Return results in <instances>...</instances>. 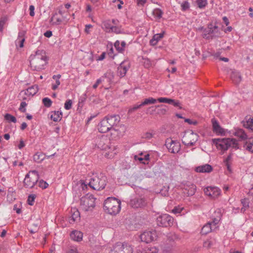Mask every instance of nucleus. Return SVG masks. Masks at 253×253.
I'll list each match as a JSON object with an SVG mask.
<instances>
[{"instance_id": "obj_27", "label": "nucleus", "mask_w": 253, "mask_h": 253, "mask_svg": "<svg viewBox=\"0 0 253 253\" xmlns=\"http://www.w3.org/2000/svg\"><path fill=\"white\" fill-rule=\"evenodd\" d=\"M159 250L155 247L146 248L142 250H138L136 253H158Z\"/></svg>"}, {"instance_id": "obj_60", "label": "nucleus", "mask_w": 253, "mask_h": 253, "mask_svg": "<svg viewBox=\"0 0 253 253\" xmlns=\"http://www.w3.org/2000/svg\"><path fill=\"white\" fill-rule=\"evenodd\" d=\"M142 106H143V105H141V103L139 105L136 104V105H134L132 108H130L129 110V112H132L135 110H137L138 108H139L140 107H141Z\"/></svg>"}, {"instance_id": "obj_44", "label": "nucleus", "mask_w": 253, "mask_h": 253, "mask_svg": "<svg viewBox=\"0 0 253 253\" xmlns=\"http://www.w3.org/2000/svg\"><path fill=\"white\" fill-rule=\"evenodd\" d=\"M241 203L243 207L241 208L240 211L241 212H244L246 209L249 207V201L247 199H244L242 200Z\"/></svg>"}, {"instance_id": "obj_15", "label": "nucleus", "mask_w": 253, "mask_h": 253, "mask_svg": "<svg viewBox=\"0 0 253 253\" xmlns=\"http://www.w3.org/2000/svg\"><path fill=\"white\" fill-rule=\"evenodd\" d=\"M213 131L218 135H225L226 130L219 125L218 122L215 119L211 120Z\"/></svg>"}, {"instance_id": "obj_50", "label": "nucleus", "mask_w": 253, "mask_h": 253, "mask_svg": "<svg viewBox=\"0 0 253 253\" xmlns=\"http://www.w3.org/2000/svg\"><path fill=\"white\" fill-rule=\"evenodd\" d=\"M7 20V18L6 16L2 17L0 19V31H3V26Z\"/></svg>"}, {"instance_id": "obj_37", "label": "nucleus", "mask_w": 253, "mask_h": 253, "mask_svg": "<svg viewBox=\"0 0 253 253\" xmlns=\"http://www.w3.org/2000/svg\"><path fill=\"white\" fill-rule=\"evenodd\" d=\"M163 13L162 11L159 8L154 9L152 12V14L156 20L160 19L162 17Z\"/></svg>"}, {"instance_id": "obj_56", "label": "nucleus", "mask_w": 253, "mask_h": 253, "mask_svg": "<svg viewBox=\"0 0 253 253\" xmlns=\"http://www.w3.org/2000/svg\"><path fill=\"white\" fill-rule=\"evenodd\" d=\"M189 3L187 1H184L181 4L182 10H186L188 9L189 8Z\"/></svg>"}, {"instance_id": "obj_24", "label": "nucleus", "mask_w": 253, "mask_h": 253, "mask_svg": "<svg viewBox=\"0 0 253 253\" xmlns=\"http://www.w3.org/2000/svg\"><path fill=\"white\" fill-rule=\"evenodd\" d=\"M169 149L171 153H178L180 150L179 142L172 140L169 146Z\"/></svg>"}, {"instance_id": "obj_51", "label": "nucleus", "mask_w": 253, "mask_h": 253, "mask_svg": "<svg viewBox=\"0 0 253 253\" xmlns=\"http://www.w3.org/2000/svg\"><path fill=\"white\" fill-rule=\"evenodd\" d=\"M183 209H184L183 207H182L180 206H178L174 207L173 208V209H172V212L174 214H179L181 212V211H182V210Z\"/></svg>"}, {"instance_id": "obj_33", "label": "nucleus", "mask_w": 253, "mask_h": 253, "mask_svg": "<svg viewBox=\"0 0 253 253\" xmlns=\"http://www.w3.org/2000/svg\"><path fill=\"white\" fill-rule=\"evenodd\" d=\"M232 161V155L231 154L229 155L224 160V163L227 167V170L229 173L232 172V169L231 167V164Z\"/></svg>"}, {"instance_id": "obj_18", "label": "nucleus", "mask_w": 253, "mask_h": 253, "mask_svg": "<svg viewBox=\"0 0 253 253\" xmlns=\"http://www.w3.org/2000/svg\"><path fill=\"white\" fill-rule=\"evenodd\" d=\"M38 91V86L36 85H32L29 87L26 90L21 91L20 93V96H21L23 94L28 96H33L37 93Z\"/></svg>"}, {"instance_id": "obj_23", "label": "nucleus", "mask_w": 253, "mask_h": 253, "mask_svg": "<svg viewBox=\"0 0 253 253\" xmlns=\"http://www.w3.org/2000/svg\"><path fill=\"white\" fill-rule=\"evenodd\" d=\"M104 156L108 159H112L117 154L116 148L115 146L110 145L108 148L107 151H104Z\"/></svg>"}, {"instance_id": "obj_52", "label": "nucleus", "mask_w": 253, "mask_h": 253, "mask_svg": "<svg viewBox=\"0 0 253 253\" xmlns=\"http://www.w3.org/2000/svg\"><path fill=\"white\" fill-rule=\"evenodd\" d=\"M143 63L145 67L148 68L152 65L151 61L148 58H143Z\"/></svg>"}, {"instance_id": "obj_19", "label": "nucleus", "mask_w": 253, "mask_h": 253, "mask_svg": "<svg viewBox=\"0 0 253 253\" xmlns=\"http://www.w3.org/2000/svg\"><path fill=\"white\" fill-rule=\"evenodd\" d=\"M212 166L207 164L199 166L195 169V170L196 172L200 173H209L212 171Z\"/></svg>"}, {"instance_id": "obj_5", "label": "nucleus", "mask_w": 253, "mask_h": 253, "mask_svg": "<svg viewBox=\"0 0 253 253\" xmlns=\"http://www.w3.org/2000/svg\"><path fill=\"white\" fill-rule=\"evenodd\" d=\"M221 32L217 26L212 23H209L204 30L202 37L206 40H211L220 36Z\"/></svg>"}, {"instance_id": "obj_31", "label": "nucleus", "mask_w": 253, "mask_h": 253, "mask_svg": "<svg viewBox=\"0 0 253 253\" xmlns=\"http://www.w3.org/2000/svg\"><path fill=\"white\" fill-rule=\"evenodd\" d=\"M57 13H55L51 17L50 20V23L52 25H60L62 22V19L58 17Z\"/></svg>"}, {"instance_id": "obj_39", "label": "nucleus", "mask_w": 253, "mask_h": 253, "mask_svg": "<svg viewBox=\"0 0 253 253\" xmlns=\"http://www.w3.org/2000/svg\"><path fill=\"white\" fill-rule=\"evenodd\" d=\"M98 185L99 187L98 190H101L103 189L106 184V177L105 176H101V177L99 179Z\"/></svg>"}, {"instance_id": "obj_35", "label": "nucleus", "mask_w": 253, "mask_h": 253, "mask_svg": "<svg viewBox=\"0 0 253 253\" xmlns=\"http://www.w3.org/2000/svg\"><path fill=\"white\" fill-rule=\"evenodd\" d=\"M234 134L235 136L242 139H245L247 138V135L242 129H236Z\"/></svg>"}, {"instance_id": "obj_3", "label": "nucleus", "mask_w": 253, "mask_h": 253, "mask_svg": "<svg viewBox=\"0 0 253 253\" xmlns=\"http://www.w3.org/2000/svg\"><path fill=\"white\" fill-rule=\"evenodd\" d=\"M121 209V202L115 197H108L104 202L103 210L111 215L118 214Z\"/></svg>"}, {"instance_id": "obj_42", "label": "nucleus", "mask_w": 253, "mask_h": 253, "mask_svg": "<svg viewBox=\"0 0 253 253\" xmlns=\"http://www.w3.org/2000/svg\"><path fill=\"white\" fill-rule=\"evenodd\" d=\"M155 134L156 132L154 130H151L150 131L145 133L143 135V137L145 139H150L154 137Z\"/></svg>"}, {"instance_id": "obj_28", "label": "nucleus", "mask_w": 253, "mask_h": 253, "mask_svg": "<svg viewBox=\"0 0 253 253\" xmlns=\"http://www.w3.org/2000/svg\"><path fill=\"white\" fill-rule=\"evenodd\" d=\"M126 43L125 41H117L114 43V46L119 52H122L125 50Z\"/></svg>"}, {"instance_id": "obj_47", "label": "nucleus", "mask_w": 253, "mask_h": 253, "mask_svg": "<svg viewBox=\"0 0 253 253\" xmlns=\"http://www.w3.org/2000/svg\"><path fill=\"white\" fill-rule=\"evenodd\" d=\"M197 3L199 8L202 9L206 6L208 2L207 0H197Z\"/></svg>"}, {"instance_id": "obj_2", "label": "nucleus", "mask_w": 253, "mask_h": 253, "mask_svg": "<svg viewBox=\"0 0 253 253\" xmlns=\"http://www.w3.org/2000/svg\"><path fill=\"white\" fill-rule=\"evenodd\" d=\"M30 63L31 67L33 70L40 71L44 69L47 63V57L45 51L43 50H38L35 54L31 55Z\"/></svg>"}, {"instance_id": "obj_61", "label": "nucleus", "mask_w": 253, "mask_h": 253, "mask_svg": "<svg viewBox=\"0 0 253 253\" xmlns=\"http://www.w3.org/2000/svg\"><path fill=\"white\" fill-rule=\"evenodd\" d=\"M92 28H93V26L92 25H90V24L86 25L85 28L84 29V32L87 34H89L90 33L89 29Z\"/></svg>"}, {"instance_id": "obj_13", "label": "nucleus", "mask_w": 253, "mask_h": 253, "mask_svg": "<svg viewBox=\"0 0 253 253\" xmlns=\"http://www.w3.org/2000/svg\"><path fill=\"white\" fill-rule=\"evenodd\" d=\"M173 218L168 214H163L157 218L158 225L163 227L170 226L172 225Z\"/></svg>"}, {"instance_id": "obj_46", "label": "nucleus", "mask_w": 253, "mask_h": 253, "mask_svg": "<svg viewBox=\"0 0 253 253\" xmlns=\"http://www.w3.org/2000/svg\"><path fill=\"white\" fill-rule=\"evenodd\" d=\"M4 119L9 122L14 123L16 122V118L9 114H6L4 116Z\"/></svg>"}, {"instance_id": "obj_34", "label": "nucleus", "mask_w": 253, "mask_h": 253, "mask_svg": "<svg viewBox=\"0 0 253 253\" xmlns=\"http://www.w3.org/2000/svg\"><path fill=\"white\" fill-rule=\"evenodd\" d=\"M72 212L73 213L69 220L70 223H72L80 219V212L77 210L74 209V211H72Z\"/></svg>"}, {"instance_id": "obj_58", "label": "nucleus", "mask_w": 253, "mask_h": 253, "mask_svg": "<svg viewBox=\"0 0 253 253\" xmlns=\"http://www.w3.org/2000/svg\"><path fill=\"white\" fill-rule=\"evenodd\" d=\"M27 103L25 102H22L20 104L19 110L22 112H25L26 109L24 108L27 106Z\"/></svg>"}, {"instance_id": "obj_32", "label": "nucleus", "mask_w": 253, "mask_h": 253, "mask_svg": "<svg viewBox=\"0 0 253 253\" xmlns=\"http://www.w3.org/2000/svg\"><path fill=\"white\" fill-rule=\"evenodd\" d=\"M244 147L247 150L253 153V137L249 138L246 141Z\"/></svg>"}, {"instance_id": "obj_53", "label": "nucleus", "mask_w": 253, "mask_h": 253, "mask_svg": "<svg viewBox=\"0 0 253 253\" xmlns=\"http://www.w3.org/2000/svg\"><path fill=\"white\" fill-rule=\"evenodd\" d=\"M36 198V195L34 194H31L28 196V203L29 205L31 206H33L34 205V202L35 199Z\"/></svg>"}, {"instance_id": "obj_14", "label": "nucleus", "mask_w": 253, "mask_h": 253, "mask_svg": "<svg viewBox=\"0 0 253 253\" xmlns=\"http://www.w3.org/2000/svg\"><path fill=\"white\" fill-rule=\"evenodd\" d=\"M198 135L193 132L186 133L183 136L182 141L187 146H193L198 140Z\"/></svg>"}, {"instance_id": "obj_38", "label": "nucleus", "mask_w": 253, "mask_h": 253, "mask_svg": "<svg viewBox=\"0 0 253 253\" xmlns=\"http://www.w3.org/2000/svg\"><path fill=\"white\" fill-rule=\"evenodd\" d=\"M231 78L235 83H238L241 81V77L237 72L232 71Z\"/></svg>"}, {"instance_id": "obj_12", "label": "nucleus", "mask_w": 253, "mask_h": 253, "mask_svg": "<svg viewBox=\"0 0 253 253\" xmlns=\"http://www.w3.org/2000/svg\"><path fill=\"white\" fill-rule=\"evenodd\" d=\"M157 238V234L155 230H146L140 235V238L142 242L146 243H150Z\"/></svg>"}, {"instance_id": "obj_26", "label": "nucleus", "mask_w": 253, "mask_h": 253, "mask_svg": "<svg viewBox=\"0 0 253 253\" xmlns=\"http://www.w3.org/2000/svg\"><path fill=\"white\" fill-rule=\"evenodd\" d=\"M243 126L253 131V118L247 117L243 121Z\"/></svg>"}, {"instance_id": "obj_43", "label": "nucleus", "mask_w": 253, "mask_h": 253, "mask_svg": "<svg viewBox=\"0 0 253 253\" xmlns=\"http://www.w3.org/2000/svg\"><path fill=\"white\" fill-rule=\"evenodd\" d=\"M80 184H81V185L82 187V189L83 190H84L85 188H87V185L91 188L92 189H95V187L93 184H92L91 182H89L87 184H85L84 180H80Z\"/></svg>"}, {"instance_id": "obj_40", "label": "nucleus", "mask_w": 253, "mask_h": 253, "mask_svg": "<svg viewBox=\"0 0 253 253\" xmlns=\"http://www.w3.org/2000/svg\"><path fill=\"white\" fill-rule=\"evenodd\" d=\"M157 99L152 97H149L144 99V100L141 103V105H146L150 104H155L157 102Z\"/></svg>"}, {"instance_id": "obj_63", "label": "nucleus", "mask_w": 253, "mask_h": 253, "mask_svg": "<svg viewBox=\"0 0 253 253\" xmlns=\"http://www.w3.org/2000/svg\"><path fill=\"white\" fill-rule=\"evenodd\" d=\"M34 9H35L34 6H33L32 5L30 6L29 10H30V16H34V15H35Z\"/></svg>"}, {"instance_id": "obj_49", "label": "nucleus", "mask_w": 253, "mask_h": 253, "mask_svg": "<svg viewBox=\"0 0 253 253\" xmlns=\"http://www.w3.org/2000/svg\"><path fill=\"white\" fill-rule=\"evenodd\" d=\"M42 103L46 107H50L52 104V101L48 97L42 99Z\"/></svg>"}, {"instance_id": "obj_25", "label": "nucleus", "mask_w": 253, "mask_h": 253, "mask_svg": "<svg viewBox=\"0 0 253 253\" xmlns=\"http://www.w3.org/2000/svg\"><path fill=\"white\" fill-rule=\"evenodd\" d=\"M83 234L79 231H73L70 234L71 238L74 241L80 242L83 239Z\"/></svg>"}, {"instance_id": "obj_36", "label": "nucleus", "mask_w": 253, "mask_h": 253, "mask_svg": "<svg viewBox=\"0 0 253 253\" xmlns=\"http://www.w3.org/2000/svg\"><path fill=\"white\" fill-rule=\"evenodd\" d=\"M45 158V156L42 153L38 152L33 156L34 161L38 163L42 162Z\"/></svg>"}, {"instance_id": "obj_11", "label": "nucleus", "mask_w": 253, "mask_h": 253, "mask_svg": "<svg viewBox=\"0 0 253 253\" xmlns=\"http://www.w3.org/2000/svg\"><path fill=\"white\" fill-rule=\"evenodd\" d=\"M205 194L211 199L215 200L221 195V190L216 186H208L204 189Z\"/></svg>"}, {"instance_id": "obj_45", "label": "nucleus", "mask_w": 253, "mask_h": 253, "mask_svg": "<svg viewBox=\"0 0 253 253\" xmlns=\"http://www.w3.org/2000/svg\"><path fill=\"white\" fill-rule=\"evenodd\" d=\"M39 224L38 223H33L28 229L31 233H35L38 230Z\"/></svg>"}, {"instance_id": "obj_7", "label": "nucleus", "mask_w": 253, "mask_h": 253, "mask_svg": "<svg viewBox=\"0 0 253 253\" xmlns=\"http://www.w3.org/2000/svg\"><path fill=\"white\" fill-rule=\"evenodd\" d=\"M81 205L85 211H92L95 206V198L92 194H86L81 199Z\"/></svg>"}, {"instance_id": "obj_4", "label": "nucleus", "mask_w": 253, "mask_h": 253, "mask_svg": "<svg viewBox=\"0 0 253 253\" xmlns=\"http://www.w3.org/2000/svg\"><path fill=\"white\" fill-rule=\"evenodd\" d=\"M221 210H216L214 212V215H212V221L208 222L202 228V234L206 235L211 231L216 230L218 227V223L221 219Z\"/></svg>"}, {"instance_id": "obj_48", "label": "nucleus", "mask_w": 253, "mask_h": 253, "mask_svg": "<svg viewBox=\"0 0 253 253\" xmlns=\"http://www.w3.org/2000/svg\"><path fill=\"white\" fill-rule=\"evenodd\" d=\"M214 241L211 239H208L204 242L203 246L206 248H210L213 245Z\"/></svg>"}, {"instance_id": "obj_59", "label": "nucleus", "mask_w": 253, "mask_h": 253, "mask_svg": "<svg viewBox=\"0 0 253 253\" xmlns=\"http://www.w3.org/2000/svg\"><path fill=\"white\" fill-rule=\"evenodd\" d=\"M185 122L188 123L190 125H196L197 124V122L196 121L192 120L189 119H185Z\"/></svg>"}, {"instance_id": "obj_64", "label": "nucleus", "mask_w": 253, "mask_h": 253, "mask_svg": "<svg viewBox=\"0 0 253 253\" xmlns=\"http://www.w3.org/2000/svg\"><path fill=\"white\" fill-rule=\"evenodd\" d=\"M60 82L59 80H56L55 84H53L52 86V89L53 90H55L57 88L58 86L60 85Z\"/></svg>"}, {"instance_id": "obj_41", "label": "nucleus", "mask_w": 253, "mask_h": 253, "mask_svg": "<svg viewBox=\"0 0 253 253\" xmlns=\"http://www.w3.org/2000/svg\"><path fill=\"white\" fill-rule=\"evenodd\" d=\"M149 155L148 154L145 155L143 157L142 156H134V159L135 160H138L139 161H140L144 164H145V162H143V161L144 160L148 161L149 160Z\"/></svg>"}, {"instance_id": "obj_16", "label": "nucleus", "mask_w": 253, "mask_h": 253, "mask_svg": "<svg viewBox=\"0 0 253 253\" xmlns=\"http://www.w3.org/2000/svg\"><path fill=\"white\" fill-rule=\"evenodd\" d=\"M110 145V140L106 136H102L98 141L97 147L100 150L107 151Z\"/></svg>"}, {"instance_id": "obj_9", "label": "nucleus", "mask_w": 253, "mask_h": 253, "mask_svg": "<svg viewBox=\"0 0 253 253\" xmlns=\"http://www.w3.org/2000/svg\"><path fill=\"white\" fill-rule=\"evenodd\" d=\"M118 23L119 21L116 19L108 20L103 23L102 27L107 32L120 34L121 33V29L118 26Z\"/></svg>"}, {"instance_id": "obj_8", "label": "nucleus", "mask_w": 253, "mask_h": 253, "mask_svg": "<svg viewBox=\"0 0 253 253\" xmlns=\"http://www.w3.org/2000/svg\"><path fill=\"white\" fill-rule=\"evenodd\" d=\"M39 179V174L36 170L30 171L26 175L24 180V185L26 188H32L37 183Z\"/></svg>"}, {"instance_id": "obj_29", "label": "nucleus", "mask_w": 253, "mask_h": 253, "mask_svg": "<svg viewBox=\"0 0 253 253\" xmlns=\"http://www.w3.org/2000/svg\"><path fill=\"white\" fill-rule=\"evenodd\" d=\"M164 33H161L155 34L153 36L152 39L150 40V43L152 45H155L158 42L164 37Z\"/></svg>"}, {"instance_id": "obj_21", "label": "nucleus", "mask_w": 253, "mask_h": 253, "mask_svg": "<svg viewBox=\"0 0 253 253\" xmlns=\"http://www.w3.org/2000/svg\"><path fill=\"white\" fill-rule=\"evenodd\" d=\"M26 34V31L22 30L20 31L18 33V38L17 40L15 41V45L17 46H19L20 47H23V44L25 40V35Z\"/></svg>"}, {"instance_id": "obj_62", "label": "nucleus", "mask_w": 253, "mask_h": 253, "mask_svg": "<svg viewBox=\"0 0 253 253\" xmlns=\"http://www.w3.org/2000/svg\"><path fill=\"white\" fill-rule=\"evenodd\" d=\"M171 104L173 105L175 107H178L180 108H181V107L180 106V103L179 101H178L177 100L173 99V102Z\"/></svg>"}, {"instance_id": "obj_54", "label": "nucleus", "mask_w": 253, "mask_h": 253, "mask_svg": "<svg viewBox=\"0 0 253 253\" xmlns=\"http://www.w3.org/2000/svg\"><path fill=\"white\" fill-rule=\"evenodd\" d=\"M169 187L164 186L161 190L160 193L163 196L168 195Z\"/></svg>"}, {"instance_id": "obj_30", "label": "nucleus", "mask_w": 253, "mask_h": 253, "mask_svg": "<svg viewBox=\"0 0 253 253\" xmlns=\"http://www.w3.org/2000/svg\"><path fill=\"white\" fill-rule=\"evenodd\" d=\"M62 116V113L59 111L52 112L51 113L50 118L54 122L59 121Z\"/></svg>"}, {"instance_id": "obj_10", "label": "nucleus", "mask_w": 253, "mask_h": 253, "mask_svg": "<svg viewBox=\"0 0 253 253\" xmlns=\"http://www.w3.org/2000/svg\"><path fill=\"white\" fill-rule=\"evenodd\" d=\"M111 253H133V248L127 243L118 242L115 245Z\"/></svg>"}, {"instance_id": "obj_57", "label": "nucleus", "mask_w": 253, "mask_h": 253, "mask_svg": "<svg viewBox=\"0 0 253 253\" xmlns=\"http://www.w3.org/2000/svg\"><path fill=\"white\" fill-rule=\"evenodd\" d=\"M39 185V186L40 187L42 188V189H45L48 186V184L45 181H44L43 180L40 181Z\"/></svg>"}, {"instance_id": "obj_17", "label": "nucleus", "mask_w": 253, "mask_h": 253, "mask_svg": "<svg viewBox=\"0 0 253 253\" xmlns=\"http://www.w3.org/2000/svg\"><path fill=\"white\" fill-rule=\"evenodd\" d=\"M130 206L134 208H141L145 205V200L141 197H135L131 199Z\"/></svg>"}, {"instance_id": "obj_20", "label": "nucleus", "mask_w": 253, "mask_h": 253, "mask_svg": "<svg viewBox=\"0 0 253 253\" xmlns=\"http://www.w3.org/2000/svg\"><path fill=\"white\" fill-rule=\"evenodd\" d=\"M128 68V64L125 62H123L118 68V75L121 77H124L126 75V74Z\"/></svg>"}, {"instance_id": "obj_22", "label": "nucleus", "mask_w": 253, "mask_h": 253, "mask_svg": "<svg viewBox=\"0 0 253 253\" xmlns=\"http://www.w3.org/2000/svg\"><path fill=\"white\" fill-rule=\"evenodd\" d=\"M196 187L193 184H188L184 186L183 193L188 196L193 195L196 191Z\"/></svg>"}, {"instance_id": "obj_1", "label": "nucleus", "mask_w": 253, "mask_h": 253, "mask_svg": "<svg viewBox=\"0 0 253 253\" xmlns=\"http://www.w3.org/2000/svg\"><path fill=\"white\" fill-rule=\"evenodd\" d=\"M119 122L120 117L118 116H107L98 124V129L101 133L110 131L114 137L123 136L126 131V127L124 125L118 126Z\"/></svg>"}, {"instance_id": "obj_6", "label": "nucleus", "mask_w": 253, "mask_h": 253, "mask_svg": "<svg viewBox=\"0 0 253 253\" xmlns=\"http://www.w3.org/2000/svg\"><path fill=\"white\" fill-rule=\"evenodd\" d=\"M215 144L217 148L219 150L225 151L228 148L237 147L238 145L237 141L234 138H227L223 139H217L215 140Z\"/></svg>"}, {"instance_id": "obj_55", "label": "nucleus", "mask_w": 253, "mask_h": 253, "mask_svg": "<svg viewBox=\"0 0 253 253\" xmlns=\"http://www.w3.org/2000/svg\"><path fill=\"white\" fill-rule=\"evenodd\" d=\"M72 101L70 99L67 100L65 104H64V108L66 110H70L72 108Z\"/></svg>"}]
</instances>
